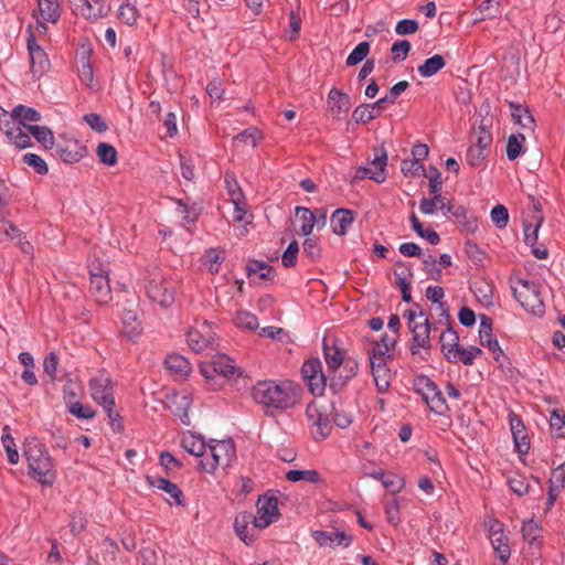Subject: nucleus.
<instances>
[{"instance_id":"18","label":"nucleus","mask_w":565,"mask_h":565,"mask_svg":"<svg viewBox=\"0 0 565 565\" xmlns=\"http://www.w3.org/2000/svg\"><path fill=\"white\" fill-rule=\"evenodd\" d=\"M312 537L320 546H344L348 547L351 545L353 537L350 534H347L343 531H321L316 530L312 532Z\"/></svg>"},{"instance_id":"43","label":"nucleus","mask_w":565,"mask_h":565,"mask_svg":"<svg viewBox=\"0 0 565 565\" xmlns=\"http://www.w3.org/2000/svg\"><path fill=\"white\" fill-rule=\"evenodd\" d=\"M379 116L380 111H376L371 104H361L352 113V118L356 124H366Z\"/></svg>"},{"instance_id":"28","label":"nucleus","mask_w":565,"mask_h":565,"mask_svg":"<svg viewBox=\"0 0 565 565\" xmlns=\"http://www.w3.org/2000/svg\"><path fill=\"white\" fill-rule=\"evenodd\" d=\"M440 349L447 361L456 359V351L460 347L459 335L456 330L449 324L440 334Z\"/></svg>"},{"instance_id":"37","label":"nucleus","mask_w":565,"mask_h":565,"mask_svg":"<svg viewBox=\"0 0 565 565\" xmlns=\"http://www.w3.org/2000/svg\"><path fill=\"white\" fill-rule=\"evenodd\" d=\"M445 296V291L440 286H429L426 289V298L434 303H438V308L440 309V315L445 317L446 321L450 322V313L447 303L443 302V298Z\"/></svg>"},{"instance_id":"55","label":"nucleus","mask_w":565,"mask_h":565,"mask_svg":"<svg viewBox=\"0 0 565 565\" xmlns=\"http://www.w3.org/2000/svg\"><path fill=\"white\" fill-rule=\"evenodd\" d=\"M401 504L398 498H392L385 502V514L387 522L394 526L401 523Z\"/></svg>"},{"instance_id":"29","label":"nucleus","mask_w":565,"mask_h":565,"mask_svg":"<svg viewBox=\"0 0 565 565\" xmlns=\"http://www.w3.org/2000/svg\"><path fill=\"white\" fill-rule=\"evenodd\" d=\"M328 109L334 116L347 113L351 108V97L337 88H331L327 99Z\"/></svg>"},{"instance_id":"49","label":"nucleus","mask_w":565,"mask_h":565,"mask_svg":"<svg viewBox=\"0 0 565 565\" xmlns=\"http://www.w3.org/2000/svg\"><path fill=\"white\" fill-rule=\"evenodd\" d=\"M177 213L182 216V220L186 223L193 224L200 214V210L195 204L189 205L182 200H175Z\"/></svg>"},{"instance_id":"10","label":"nucleus","mask_w":565,"mask_h":565,"mask_svg":"<svg viewBox=\"0 0 565 565\" xmlns=\"http://www.w3.org/2000/svg\"><path fill=\"white\" fill-rule=\"evenodd\" d=\"M215 337L214 323L204 320L189 329L186 342L193 352L201 353L213 345Z\"/></svg>"},{"instance_id":"26","label":"nucleus","mask_w":565,"mask_h":565,"mask_svg":"<svg viewBox=\"0 0 565 565\" xmlns=\"http://www.w3.org/2000/svg\"><path fill=\"white\" fill-rule=\"evenodd\" d=\"M167 370L175 379H185L192 372L190 361L179 353H171L164 360Z\"/></svg>"},{"instance_id":"16","label":"nucleus","mask_w":565,"mask_h":565,"mask_svg":"<svg viewBox=\"0 0 565 565\" xmlns=\"http://www.w3.org/2000/svg\"><path fill=\"white\" fill-rule=\"evenodd\" d=\"M430 330L431 324L427 317H425V319L420 321L419 324L413 326V328L409 329L413 335L411 345V353L413 355L419 354L420 350H425L427 353H429L431 349L429 338Z\"/></svg>"},{"instance_id":"7","label":"nucleus","mask_w":565,"mask_h":565,"mask_svg":"<svg viewBox=\"0 0 565 565\" xmlns=\"http://www.w3.org/2000/svg\"><path fill=\"white\" fill-rule=\"evenodd\" d=\"M512 292L520 306L534 316L544 313V302L541 297L540 286L531 280L518 279L512 286Z\"/></svg>"},{"instance_id":"45","label":"nucleus","mask_w":565,"mask_h":565,"mask_svg":"<svg viewBox=\"0 0 565 565\" xmlns=\"http://www.w3.org/2000/svg\"><path fill=\"white\" fill-rule=\"evenodd\" d=\"M99 161L106 166L113 167L117 163V150L114 146L100 142L96 150Z\"/></svg>"},{"instance_id":"12","label":"nucleus","mask_w":565,"mask_h":565,"mask_svg":"<svg viewBox=\"0 0 565 565\" xmlns=\"http://www.w3.org/2000/svg\"><path fill=\"white\" fill-rule=\"evenodd\" d=\"M257 513L253 518V525L256 529H266L280 516L278 499L274 494L260 495L256 502Z\"/></svg>"},{"instance_id":"54","label":"nucleus","mask_w":565,"mask_h":565,"mask_svg":"<svg viewBox=\"0 0 565 565\" xmlns=\"http://www.w3.org/2000/svg\"><path fill=\"white\" fill-rule=\"evenodd\" d=\"M31 132H29L28 129H25L23 126L19 125L14 130L13 134L8 137V139L14 143L18 148H28L32 146L31 142Z\"/></svg>"},{"instance_id":"21","label":"nucleus","mask_w":565,"mask_h":565,"mask_svg":"<svg viewBox=\"0 0 565 565\" xmlns=\"http://www.w3.org/2000/svg\"><path fill=\"white\" fill-rule=\"evenodd\" d=\"M74 12L86 20H98L106 15L107 10L103 0H76Z\"/></svg>"},{"instance_id":"11","label":"nucleus","mask_w":565,"mask_h":565,"mask_svg":"<svg viewBox=\"0 0 565 565\" xmlns=\"http://www.w3.org/2000/svg\"><path fill=\"white\" fill-rule=\"evenodd\" d=\"M301 375L315 396H322L327 387V376L323 374L319 359H308L301 366Z\"/></svg>"},{"instance_id":"40","label":"nucleus","mask_w":565,"mask_h":565,"mask_svg":"<svg viewBox=\"0 0 565 565\" xmlns=\"http://www.w3.org/2000/svg\"><path fill=\"white\" fill-rule=\"evenodd\" d=\"M490 541L494 553L503 565H505L511 556L508 537L504 534H499V536L490 537Z\"/></svg>"},{"instance_id":"48","label":"nucleus","mask_w":565,"mask_h":565,"mask_svg":"<svg viewBox=\"0 0 565 565\" xmlns=\"http://www.w3.org/2000/svg\"><path fill=\"white\" fill-rule=\"evenodd\" d=\"M375 386L380 393L385 392L391 385V370L388 366L371 370Z\"/></svg>"},{"instance_id":"34","label":"nucleus","mask_w":565,"mask_h":565,"mask_svg":"<svg viewBox=\"0 0 565 565\" xmlns=\"http://www.w3.org/2000/svg\"><path fill=\"white\" fill-rule=\"evenodd\" d=\"M356 373L358 363L347 361L342 371H340L339 376H337L335 374L330 375V388L334 392L340 390L347 383V381L354 377Z\"/></svg>"},{"instance_id":"25","label":"nucleus","mask_w":565,"mask_h":565,"mask_svg":"<svg viewBox=\"0 0 565 565\" xmlns=\"http://www.w3.org/2000/svg\"><path fill=\"white\" fill-rule=\"evenodd\" d=\"M332 232L338 236H343L354 222V212L349 209H337L330 218Z\"/></svg>"},{"instance_id":"30","label":"nucleus","mask_w":565,"mask_h":565,"mask_svg":"<svg viewBox=\"0 0 565 565\" xmlns=\"http://www.w3.org/2000/svg\"><path fill=\"white\" fill-rule=\"evenodd\" d=\"M509 106L514 124L519 125L524 130L534 131L535 120L529 108L514 102H510Z\"/></svg>"},{"instance_id":"22","label":"nucleus","mask_w":565,"mask_h":565,"mask_svg":"<svg viewBox=\"0 0 565 565\" xmlns=\"http://www.w3.org/2000/svg\"><path fill=\"white\" fill-rule=\"evenodd\" d=\"M150 484L167 493L164 500L170 504L184 505V495L177 483L167 478L158 477L150 480Z\"/></svg>"},{"instance_id":"32","label":"nucleus","mask_w":565,"mask_h":565,"mask_svg":"<svg viewBox=\"0 0 565 565\" xmlns=\"http://www.w3.org/2000/svg\"><path fill=\"white\" fill-rule=\"evenodd\" d=\"M254 514L248 512L238 513L234 520V530L237 536L246 544L254 541V534L249 533V523H253Z\"/></svg>"},{"instance_id":"56","label":"nucleus","mask_w":565,"mask_h":565,"mask_svg":"<svg viewBox=\"0 0 565 565\" xmlns=\"http://www.w3.org/2000/svg\"><path fill=\"white\" fill-rule=\"evenodd\" d=\"M235 324L246 330H256L258 328V319L248 311H238L235 317Z\"/></svg>"},{"instance_id":"20","label":"nucleus","mask_w":565,"mask_h":565,"mask_svg":"<svg viewBox=\"0 0 565 565\" xmlns=\"http://www.w3.org/2000/svg\"><path fill=\"white\" fill-rule=\"evenodd\" d=\"M201 371L206 379H212L214 373L221 374L224 377H232L238 370L226 355H220L207 364L202 363Z\"/></svg>"},{"instance_id":"57","label":"nucleus","mask_w":565,"mask_h":565,"mask_svg":"<svg viewBox=\"0 0 565 565\" xmlns=\"http://www.w3.org/2000/svg\"><path fill=\"white\" fill-rule=\"evenodd\" d=\"M542 529L534 520L523 522L522 535L525 541L533 544L541 536Z\"/></svg>"},{"instance_id":"4","label":"nucleus","mask_w":565,"mask_h":565,"mask_svg":"<svg viewBox=\"0 0 565 565\" xmlns=\"http://www.w3.org/2000/svg\"><path fill=\"white\" fill-rule=\"evenodd\" d=\"M236 460V447L233 439L211 440L206 456L200 460V467L207 473H213L217 467L227 468Z\"/></svg>"},{"instance_id":"8","label":"nucleus","mask_w":565,"mask_h":565,"mask_svg":"<svg viewBox=\"0 0 565 565\" xmlns=\"http://www.w3.org/2000/svg\"><path fill=\"white\" fill-rule=\"evenodd\" d=\"M28 33L26 50L30 61V72L34 78H41L49 72L51 63L46 52L38 43L31 25L28 28Z\"/></svg>"},{"instance_id":"64","label":"nucleus","mask_w":565,"mask_h":565,"mask_svg":"<svg viewBox=\"0 0 565 565\" xmlns=\"http://www.w3.org/2000/svg\"><path fill=\"white\" fill-rule=\"evenodd\" d=\"M548 487L563 490L565 487V463L559 465L552 470L551 478L548 480Z\"/></svg>"},{"instance_id":"47","label":"nucleus","mask_w":565,"mask_h":565,"mask_svg":"<svg viewBox=\"0 0 565 565\" xmlns=\"http://www.w3.org/2000/svg\"><path fill=\"white\" fill-rule=\"evenodd\" d=\"M118 18L122 23L129 26L134 25L139 18V10L136 3H121L118 10Z\"/></svg>"},{"instance_id":"2","label":"nucleus","mask_w":565,"mask_h":565,"mask_svg":"<svg viewBox=\"0 0 565 565\" xmlns=\"http://www.w3.org/2000/svg\"><path fill=\"white\" fill-rule=\"evenodd\" d=\"M23 456L28 462L31 478L43 486L54 483L56 479L55 465L44 444L35 437L25 438Z\"/></svg>"},{"instance_id":"51","label":"nucleus","mask_w":565,"mask_h":565,"mask_svg":"<svg viewBox=\"0 0 565 565\" xmlns=\"http://www.w3.org/2000/svg\"><path fill=\"white\" fill-rule=\"evenodd\" d=\"M263 138L262 131L256 127H249L234 137V141L250 145L253 148L257 146Z\"/></svg>"},{"instance_id":"24","label":"nucleus","mask_w":565,"mask_h":565,"mask_svg":"<svg viewBox=\"0 0 565 565\" xmlns=\"http://www.w3.org/2000/svg\"><path fill=\"white\" fill-rule=\"evenodd\" d=\"M323 356L329 372L334 375L343 364V351L335 344L334 341L330 342V340L323 339Z\"/></svg>"},{"instance_id":"46","label":"nucleus","mask_w":565,"mask_h":565,"mask_svg":"<svg viewBox=\"0 0 565 565\" xmlns=\"http://www.w3.org/2000/svg\"><path fill=\"white\" fill-rule=\"evenodd\" d=\"M550 428L553 436L557 438L565 437V412L554 409L550 417Z\"/></svg>"},{"instance_id":"3","label":"nucleus","mask_w":565,"mask_h":565,"mask_svg":"<svg viewBox=\"0 0 565 565\" xmlns=\"http://www.w3.org/2000/svg\"><path fill=\"white\" fill-rule=\"evenodd\" d=\"M89 391L93 399L106 412L114 430L124 429L119 413L115 409L114 386L110 376L99 373L89 381Z\"/></svg>"},{"instance_id":"1","label":"nucleus","mask_w":565,"mask_h":565,"mask_svg":"<svg viewBox=\"0 0 565 565\" xmlns=\"http://www.w3.org/2000/svg\"><path fill=\"white\" fill-rule=\"evenodd\" d=\"M252 396L266 414L284 413L301 401L302 388L290 380H265L253 386Z\"/></svg>"},{"instance_id":"38","label":"nucleus","mask_w":565,"mask_h":565,"mask_svg":"<svg viewBox=\"0 0 565 565\" xmlns=\"http://www.w3.org/2000/svg\"><path fill=\"white\" fill-rule=\"evenodd\" d=\"M409 221L412 223V228L416 232L418 236L425 238L431 245L439 244V234L433 228H424L423 224L420 223L415 213H412Z\"/></svg>"},{"instance_id":"31","label":"nucleus","mask_w":565,"mask_h":565,"mask_svg":"<svg viewBox=\"0 0 565 565\" xmlns=\"http://www.w3.org/2000/svg\"><path fill=\"white\" fill-rule=\"evenodd\" d=\"M181 447L192 456L204 459L206 456V445L201 436L192 433H184L181 438Z\"/></svg>"},{"instance_id":"15","label":"nucleus","mask_w":565,"mask_h":565,"mask_svg":"<svg viewBox=\"0 0 565 565\" xmlns=\"http://www.w3.org/2000/svg\"><path fill=\"white\" fill-rule=\"evenodd\" d=\"M90 284L89 290L99 303H108L111 300V289L108 279V273L98 269V271L89 270Z\"/></svg>"},{"instance_id":"23","label":"nucleus","mask_w":565,"mask_h":565,"mask_svg":"<svg viewBox=\"0 0 565 565\" xmlns=\"http://www.w3.org/2000/svg\"><path fill=\"white\" fill-rule=\"evenodd\" d=\"M450 213L467 233L473 234L478 230L477 216L463 205H447Z\"/></svg>"},{"instance_id":"44","label":"nucleus","mask_w":565,"mask_h":565,"mask_svg":"<svg viewBox=\"0 0 565 565\" xmlns=\"http://www.w3.org/2000/svg\"><path fill=\"white\" fill-rule=\"evenodd\" d=\"M13 115L17 116L19 125L23 126L24 128L25 126H29L26 124L28 121L41 120V115L36 109L23 105H18L17 107H14Z\"/></svg>"},{"instance_id":"58","label":"nucleus","mask_w":565,"mask_h":565,"mask_svg":"<svg viewBox=\"0 0 565 565\" xmlns=\"http://www.w3.org/2000/svg\"><path fill=\"white\" fill-rule=\"evenodd\" d=\"M411 47L412 45L407 40H399L394 42L391 47L393 62H403L407 57Z\"/></svg>"},{"instance_id":"59","label":"nucleus","mask_w":565,"mask_h":565,"mask_svg":"<svg viewBox=\"0 0 565 565\" xmlns=\"http://www.w3.org/2000/svg\"><path fill=\"white\" fill-rule=\"evenodd\" d=\"M490 217L498 228H504L509 222V212L504 205L498 204L492 207Z\"/></svg>"},{"instance_id":"9","label":"nucleus","mask_w":565,"mask_h":565,"mask_svg":"<svg viewBox=\"0 0 565 565\" xmlns=\"http://www.w3.org/2000/svg\"><path fill=\"white\" fill-rule=\"evenodd\" d=\"M306 416L309 422L310 434L316 441L324 440L332 430V424L327 409L316 403H309L306 408Z\"/></svg>"},{"instance_id":"17","label":"nucleus","mask_w":565,"mask_h":565,"mask_svg":"<svg viewBox=\"0 0 565 565\" xmlns=\"http://www.w3.org/2000/svg\"><path fill=\"white\" fill-rule=\"evenodd\" d=\"M386 151L382 149L381 154H376L375 158L370 163H367V166L360 167L358 169V175L362 179L367 178L374 180L377 183H382L386 180Z\"/></svg>"},{"instance_id":"6","label":"nucleus","mask_w":565,"mask_h":565,"mask_svg":"<svg viewBox=\"0 0 565 565\" xmlns=\"http://www.w3.org/2000/svg\"><path fill=\"white\" fill-rule=\"evenodd\" d=\"M414 390L436 415H446L449 412V406L443 392L429 376L424 374L417 375L414 379Z\"/></svg>"},{"instance_id":"35","label":"nucleus","mask_w":565,"mask_h":565,"mask_svg":"<svg viewBox=\"0 0 565 565\" xmlns=\"http://www.w3.org/2000/svg\"><path fill=\"white\" fill-rule=\"evenodd\" d=\"M296 215L299 217L301 223L300 232L303 236H310L316 224H319V220L316 214L308 207L297 206L295 209Z\"/></svg>"},{"instance_id":"63","label":"nucleus","mask_w":565,"mask_h":565,"mask_svg":"<svg viewBox=\"0 0 565 565\" xmlns=\"http://www.w3.org/2000/svg\"><path fill=\"white\" fill-rule=\"evenodd\" d=\"M489 152L478 147H469L466 152V161L470 167L477 168L482 164Z\"/></svg>"},{"instance_id":"52","label":"nucleus","mask_w":565,"mask_h":565,"mask_svg":"<svg viewBox=\"0 0 565 565\" xmlns=\"http://www.w3.org/2000/svg\"><path fill=\"white\" fill-rule=\"evenodd\" d=\"M286 478L291 482L306 480L311 483H317L320 480V475L317 470H289Z\"/></svg>"},{"instance_id":"50","label":"nucleus","mask_w":565,"mask_h":565,"mask_svg":"<svg viewBox=\"0 0 565 565\" xmlns=\"http://www.w3.org/2000/svg\"><path fill=\"white\" fill-rule=\"evenodd\" d=\"M370 52V43L366 41L360 42L345 60L347 66H355L361 63Z\"/></svg>"},{"instance_id":"61","label":"nucleus","mask_w":565,"mask_h":565,"mask_svg":"<svg viewBox=\"0 0 565 565\" xmlns=\"http://www.w3.org/2000/svg\"><path fill=\"white\" fill-rule=\"evenodd\" d=\"M204 264L207 266L209 271L211 274H217L220 269V265L223 262V257L221 253L216 249H209L206 250L205 255L203 256Z\"/></svg>"},{"instance_id":"39","label":"nucleus","mask_w":565,"mask_h":565,"mask_svg":"<svg viewBox=\"0 0 565 565\" xmlns=\"http://www.w3.org/2000/svg\"><path fill=\"white\" fill-rule=\"evenodd\" d=\"M525 137L523 134H513L507 140V157L513 161L523 152Z\"/></svg>"},{"instance_id":"53","label":"nucleus","mask_w":565,"mask_h":565,"mask_svg":"<svg viewBox=\"0 0 565 565\" xmlns=\"http://www.w3.org/2000/svg\"><path fill=\"white\" fill-rule=\"evenodd\" d=\"M19 126V120L17 116L12 113H8L3 108L0 107V130L9 137L13 134V130Z\"/></svg>"},{"instance_id":"19","label":"nucleus","mask_w":565,"mask_h":565,"mask_svg":"<svg viewBox=\"0 0 565 565\" xmlns=\"http://www.w3.org/2000/svg\"><path fill=\"white\" fill-rule=\"evenodd\" d=\"M509 424L518 452L526 455L530 450V439L522 418L519 415L511 413L509 415Z\"/></svg>"},{"instance_id":"62","label":"nucleus","mask_w":565,"mask_h":565,"mask_svg":"<svg viewBox=\"0 0 565 565\" xmlns=\"http://www.w3.org/2000/svg\"><path fill=\"white\" fill-rule=\"evenodd\" d=\"M382 484L384 488L388 489L392 493L395 494V493L401 492L405 488L406 480H405V478H403L398 475L388 473V475H386Z\"/></svg>"},{"instance_id":"36","label":"nucleus","mask_w":565,"mask_h":565,"mask_svg":"<svg viewBox=\"0 0 565 565\" xmlns=\"http://www.w3.org/2000/svg\"><path fill=\"white\" fill-rule=\"evenodd\" d=\"M446 65V61L443 55L435 54L431 57L425 60V62L418 66V73L425 77H431L437 74Z\"/></svg>"},{"instance_id":"14","label":"nucleus","mask_w":565,"mask_h":565,"mask_svg":"<svg viewBox=\"0 0 565 565\" xmlns=\"http://www.w3.org/2000/svg\"><path fill=\"white\" fill-rule=\"evenodd\" d=\"M479 339L480 343L491 351L497 362H501V359L505 358L503 350L492 333V319L487 315L480 316Z\"/></svg>"},{"instance_id":"33","label":"nucleus","mask_w":565,"mask_h":565,"mask_svg":"<svg viewBox=\"0 0 565 565\" xmlns=\"http://www.w3.org/2000/svg\"><path fill=\"white\" fill-rule=\"evenodd\" d=\"M38 12L45 22L56 23L61 18V8L57 0H36Z\"/></svg>"},{"instance_id":"5","label":"nucleus","mask_w":565,"mask_h":565,"mask_svg":"<svg viewBox=\"0 0 565 565\" xmlns=\"http://www.w3.org/2000/svg\"><path fill=\"white\" fill-rule=\"evenodd\" d=\"M145 289L150 301L160 307L168 308L174 302L175 284L158 268L149 273Z\"/></svg>"},{"instance_id":"27","label":"nucleus","mask_w":565,"mask_h":565,"mask_svg":"<svg viewBox=\"0 0 565 565\" xmlns=\"http://www.w3.org/2000/svg\"><path fill=\"white\" fill-rule=\"evenodd\" d=\"M122 334L131 341H136L141 332L142 326L136 310L125 309L121 313Z\"/></svg>"},{"instance_id":"13","label":"nucleus","mask_w":565,"mask_h":565,"mask_svg":"<svg viewBox=\"0 0 565 565\" xmlns=\"http://www.w3.org/2000/svg\"><path fill=\"white\" fill-rule=\"evenodd\" d=\"M53 151L65 163H76L87 154V148L76 139H66L54 143Z\"/></svg>"},{"instance_id":"41","label":"nucleus","mask_w":565,"mask_h":565,"mask_svg":"<svg viewBox=\"0 0 565 565\" xmlns=\"http://www.w3.org/2000/svg\"><path fill=\"white\" fill-rule=\"evenodd\" d=\"M25 129H28L29 132H31V135L40 143H42L44 146V148H46V149L53 148V146H54L53 132L47 127L33 125V126H25Z\"/></svg>"},{"instance_id":"42","label":"nucleus","mask_w":565,"mask_h":565,"mask_svg":"<svg viewBox=\"0 0 565 565\" xmlns=\"http://www.w3.org/2000/svg\"><path fill=\"white\" fill-rule=\"evenodd\" d=\"M247 273L248 276L258 275L260 279H271L275 270L267 263L253 259L247 263Z\"/></svg>"},{"instance_id":"60","label":"nucleus","mask_w":565,"mask_h":565,"mask_svg":"<svg viewBox=\"0 0 565 565\" xmlns=\"http://www.w3.org/2000/svg\"><path fill=\"white\" fill-rule=\"evenodd\" d=\"M1 443L3 448L6 449L8 461L11 465H17L19 462L20 456L17 450L13 438L9 434H2Z\"/></svg>"}]
</instances>
